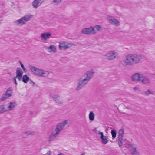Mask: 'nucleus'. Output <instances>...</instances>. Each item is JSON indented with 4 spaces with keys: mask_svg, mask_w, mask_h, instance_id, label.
I'll return each instance as SVG.
<instances>
[{
    "mask_svg": "<svg viewBox=\"0 0 155 155\" xmlns=\"http://www.w3.org/2000/svg\"><path fill=\"white\" fill-rule=\"evenodd\" d=\"M142 55L137 54H130L126 55L122 61L124 65H132L139 63Z\"/></svg>",
    "mask_w": 155,
    "mask_h": 155,
    "instance_id": "1",
    "label": "nucleus"
},
{
    "mask_svg": "<svg viewBox=\"0 0 155 155\" xmlns=\"http://www.w3.org/2000/svg\"><path fill=\"white\" fill-rule=\"evenodd\" d=\"M29 68L35 75L42 77H47L49 74V72L47 71L38 68L31 65L29 66Z\"/></svg>",
    "mask_w": 155,
    "mask_h": 155,
    "instance_id": "2",
    "label": "nucleus"
},
{
    "mask_svg": "<svg viewBox=\"0 0 155 155\" xmlns=\"http://www.w3.org/2000/svg\"><path fill=\"white\" fill-rule=\"evenodd\" d=\"M33 17V15L30 14H27L21 18L15 21L14 23L16 26H22L29 21Z\"/></svg>",
    "mask_w": 155,
    "mask_h": 155,
    "instance_id": "3",
    "label": "nucleus"
},
{
    "mask_svg": "<svg viewBox=\"0 0 155 155\" xmlns=\"http://www.w3.org/2000/svg\"><path fill=\"white\" fill-rule=\"evenodd\" d=\"M105 58L109 61L120 58V55L118 52L114 50H111L107 52L104 56Z\"/></svg>",
    "mask_w": 155,
    "mask_h": 155,
    "instance_id": "4",
    "label": "nucleus"
},
{
    "mask_svg": "<svg viewBox=\"0 0 155 155\" xmlns=\"http://www.w3.org/2000/svg\"><path fill=\"white\" fill-rule=\"evenodd\" d=\"M68 120H63L57 124L54 130L59 134L61 131L64 129L65 126L68 124Z\"/></svg>",
    "mask_w": 155,
    "mask_h": 155,
    "instance_id": "5",
    "label": "nucleus"
},
{
    "mask_svg": "<svg viewBox=\"0 0 155 155\" xmlns=\"http://www.w3.org/2000/svg\"><path fill=\"white\" fill-rule=\"evenodd\" d=\"M89 81L84 77L80 78L78 80L76 89L77 90H80L82 87L84 86L89 82Z\"/></svg>",
    "mask_w": 155,
    "mask_h": 155,
    "instance_id": "6",
    "label": "nucleus"
},
{
    "mask_svg": "<svg viewBox=\"0 0 155 155\" xmlns=\"http://www.w3.org/2000/svg\"><path fill=\"white\" fill-rule=\"evenodd\" d=\"M73 45L71 43L67 41H61L59 44V48L61 50H65L72 47Z\"/></svg>",
    "mask_w": 155,
    "mask_h": 155,
    "instance_id": "7",
    "label": "nucleus"
},
{
    "mask_svg": "<svg viewBox=\"0 0 155 155\" xmlns=\"http://www.w3.org/2000/svg\"><path fill=\"white\" fill-rule=\"evenodd\" d=\"M107 19L109 22L115 26H119L120 25V21L113 16L108 15L107 16Z\"/></svg>",
    "mask_w": 155,
    "mask_h": 155,
    "instance_id": "8",
    "label": "nucleus"
},
{
    "mask_svg": "<svg viewBox=\"0 0 155 155\" xmlns=\"http://www.w3.org/2000/svg\"><path fill=\"white\" fill-rule=\"evenodd\" d=\"M99 137L100 138L101 143L104 144H106L108 142V138L107 137L104 135L103 132L98 131L97 133Z\"/></svg>",
    "mask_w": 155,
    "mask_h": 155,
    "instance_id": "9",
    "label": "nucleus"
},
{
    "mask_svg": "<svg viewBox=\"0 0 155 155\" xmlns=\"http://www.w3.org/2000/svg\"><path fill=\"white\" fill-rule=\"evenodd\" d=\"M50 95L57 103L59 104H62L63 103V99L60 95L58 94L53 95L51 93H50Z\"/></svg>",
    "mask_w": 155,
    "mask_h": 155,
    "instance_id": "10",
    "label": "nucleus"
},
{
    "mask_svg": "<svg viewBox=\"0 0 155 155\" xmlns=\"http://www.w3.org/2000/svg\"><path fill=\"white\" fill-rule=\"evenodd\" d=\"M52 35L50 32H45L42 33L40 35L41 40L43 41H46L48 39L52 37Z\"/></svg>",
    "mask_w": 155,
    "mask_h": 155,
    "instance_id": "11",
    "label": "nucleus"
},
{
    "mask_svg": "<svg viewBox=\"0 0 155 155\" xmlns=\"http://www.w3.org/2000/svg\"><path fill=\"white\" fill-rule=\"evenodd\" d=\"M45 49L49 53H55L57 51L56 46L53 44H51L49 46H46L45 47Z\"/></svg>",
    "mask_w": 155,
    "mask_h": 155,
    "instance_id": "12",
    "label": "nucleus"
},
{
    "mask_svg": "<svg viewBox=\"0 0 155 155\" xmlns=\"http://www.w3.org/2000/svg\"><path fill=\"white\" fill-rule=\"evenodd\" d=\"M142 75V74L138 73H136L133 74L131 77L132 81L134 82L140 81Z\"/></svg>",
    "mask_w": 155,
    "mask_h": 155,
    "instance_id": "13",
    "label": "nucleus"
},
{
    "mask_svg": "<svg viewBox=\"0 0 155 155\" xmlns=\"http://www.w3.org/2000/svg\"><path fill=\"white\" fill-rule=\"evenodd\" d=\"M129 149L130 153L132 155H140L139 152L138 151L136 147L133 145H130Z\"/></svg>",
    "mask_w": 155,
    "mask_h": 155,
    "instance_id": "14",
    "label": "nucleus"
},
{
    "mask_svg": "<svg viewBox=\"0 0 155 155\" xmlns=\"http://www.w3.org/2000/svg\"><path fill=\"white\" fill-rule=\"evenodd\" d=\"M45 0H34L32 2V5L35 9L41 6Z\"/></svg>",
    "mask_w": 155,
    "mask_h": 155,
    "instance_id": "15",
    "label": "nucleus"
},
{
    "mask_svg": "<svg viewBox=\"0 0 155 155\" xmlns=\"http://www.w3.org/2000/svg\"><path fill=\"white\" fill-rule=\"evenodd\" d=\"M6 105L8 111L13 110L15 107L17 106V104L16 102L13 101L10 102Z\"/></svg>",
    "mask_w": 155,
    "mask_h": 155,
    "instance_id": "16",
    "label": "nucleus"
},
{
    "mask_svg": "<svg viewBox=\"0 0 155 155\" xmlns=\"http://www.w3.org/2000/svg\"><path fill=\"white\" fill-rule=\"evenodd\" d=\"M92 29L91 26L89 28H84L82 29L81 32L83 34L93 35Z\"/></svg>",
    "mask_w": 155,
    "mask_h": 155,
    "instance_id": "17",
    "label": "nucleus"
},
{
    "mask_svg": "<svg viewBox=\"0 0 155 155\" xmlns=\"http://www.w3.org/2000/svg\"><path fill=\"white\" fill-rule=\"evenodd\" d=\"M23 73V71L20 68H18L16 70V78L19 81H21L22 80Z\"/></svg>",
    "mask_w": 155,
    "mask_h": 155,
    "instance_id": "18",
    "label": "nucleus"
},
{
    "mask_svg": "<svg viewBox=\"0 0 155 155\" xmlns=\"http://www.w3.org/2000/svg\"><path fill=\"white\" fill-rule=\"evenodd\" d=\"M140 81L145 85L148 84L150 83V79L143 74L142 75Z\"/></svg>",
    "mask_w": 155,
    "mask_h": 155,
    "instance_id": "19",
    "label": "nucleus"
},
{
    "mask_svg": "<svg viewBox=\"0 0 155 155\" xmlns=\"http://www.w3.org/2000/svg\"><path fill=\"white\" fill-rule=\"evenodd\" d=\"M94 73V71L91 69L87 71L85 74L84 77L90 81Z\"/></svg>",
    "mask_w": 155,
    "mask_h": 155,
    "instance_id": "20",
    "label": "nucleus"
},
{
    "mask_svg": "<svg viewBox=\"0 0 155 155\" xmlns=\"http://www.w3.org/2000/svg\"><path fill=\"white\" fill-rule=\"evenodd\" d=\"M91 28L93 35L97 33V32L101 31L102 29V27L99 25H96L94 26H91Z\"/></svg>",
    "mask_w": 155,
    "mask_h": 155,
    "instance_id": "21",
    "label": "nucleus"
},
{
    "mask_svg": "<svg viewBox=\"0 0 155 155\" xmlns=\"http://www.w3.org/2000/svg\"><path fill=\"white\" fill-rule=\"evenodd\" d=\"M59 134V133L54 130L49 137V141H51L54 140L57 137Z\"/></svg>",
    "mask_w": 155,
    "mask_h": 155,
    "instance_id": "22",
    "label": "nucleus"
},
{
    "mask_svg": "<svg viewBox=\"0 0 155 155\" xmlns=\"http://www.w3.org/2000/svg\"><path fill=\"white\" fill-rule=\"evenodd\" d=\"M35 134V132L34 131L28 130L22 133L23 136H28L29 135H34Z\"/></svg>",
    "mask_w": 155,
    "mask_h": 155,
    "instance_id": "23",
    "label": "nucleus"
},
{
    "mask_svg": "<svg viewBox=\"0 0 155 155\" xmlns=\"http://www.w3.org/2000/svg\"><path fill=\"white\" fill-rule=\"evenodd\" d=\"M12 91L13 89L12 88H8L6 90L5 94L8 97H9L12 95L13 94Z\"/></svg>",
    "mask_w": 155,
    "mask_h": 155,
    "instance_id": "24",
    "label": "nucleus"
},
{
    "mask_svg": "<svg viewBox=\"0 0 155 155\" xmlns=\"http://www.w3.org/2000/svg\"><path fill=\"white\" fill-rule=\"evenodd\" d=\"M8 111L6 105L2 104L0 106V113L2 114Z\"/></svg>",
    "mask_w": 155,
    "mask_h": 155,
    "instance_id": "25",
    "label": "nucleus"
},
{
    "mask_svg": "<svg viewBox=\"0 0 155 155\" xmlns=\"http://www.w3.org/2000/svg\"><path fill=\"white\" fill-rule=\"evenodd\" d=\"M88 117L89 120L91 121H93L95 118V115L92 111L90 112L88 115Z\"/></svg>",
    "mask_w": 155,
    "mask_h": 155,
    "instance_id": "26",
    "label": "nucleus"
},
{
    "mask_svg": "<svg viewBox=\"0 0 155 155\" xmlns=\"http://www.w3.org/2000/svg\"><path fill=\"white\" fill-rule=\"evenodd\" d=\"M22 79L23 82L26 83L29 81L30 78L27 75H25L22 77Z\"/></svg>",
    "mask_w": 155,
    "mask_h": 155,
    "instance_id": "27",
    "label": "nucleus"
},
{
    "mask_svg": "<svg viewBox=\"0 0 155 155\" xmlns=\"http://www.w3.org/2000/svg\"><path fill=\"white\" fill-rule=\"evenodd\" d=\"M144 94L147 96H148L150 94H153L154 93L150 90H147L144 92Z\"/></svg>",
    "mask_w": 155,
    "mask_h": 155,
    "instance_id": "28",
    "label": "nucleus"
},
{
    "mask_svg": "<svg viewBox=\"0 0 155 155\" xmlns=\"http://www.w3.org/2000/svg\"><path fill=\"white\" fill-rule=\"evenodd\" d=\"M111 132L113 139H115L116 137V131L115 130L113 129L111 130Z\"/></svg>",
    "mask_w": 155,
    "mask_h": 155,
    "instance_id": "29",
    "label": "nucleus"
},
{
    "mask_svg": "<svg viewBox=\"0 0 155 155\" xmlns=\"http://www.w3.org/2000/svg\"><path fill=\"white\" fill-rule=\"evenodd\" d=\"M62 0H51V3L55 5H57L60 3Z\"/></svg>",
    "mask_w": 155,
    "mask_h": 155,
    "instance_id": "30",
    "label": "nucleus"
},
{
    "mask_svg": "<svg viewBox=\"0 0 155 155\" xmlns=\"http://www.w3.org/2000/svg\"><path fill=\"white\" fill-rule=\"evenodd\" d=\"M124 135V132L123 129H120L119 132L118 138H122Z\"/></svg>",
    "mask_w": 155,
    "mask_h": 155,
    "instance_id": "31",
    "label": "nucleus"
},
{
    "mask_svg": "<svg viewBox=\"0 0 155 155\" xmlns=\"http://www.w3.org/2000/svg\"><path fill=\"white\" fill-rule=\"evenodd\" d=\"M9 97L7 96L5 94H4L1 98L0 100L1 101H4L6 100Z\"/></svg>",
    "mask_w": 155,
    "mask_h": 155,
    "instance_id": "32",
    "label": "nucleus"
},
{
    "mask_svg": "<svg viewBox=\"0 0 155 155\" xmlns=\"http://www.w3.org/2000/svg\"><path fill=\"white\" fill-rule=\"evenodd\" d=\"M118 139H119V141H118L119 146L120 147H121L122 146L123 140L122 138H118Z\"/></svg>",
    "mask_w": 155,
    "mask_h": 155,
    "instance_id": "33",
    "label": "nucleus"
},
{
    "mask_svg": "<svg viewBox=\"0 0 155 155\" xmlns=\"http://www.w3.org/2000/svg\"><path fill=\"white\" fill-rule=\"evenodd\" d=\"M16 77L15 78H13L12 79V81L15 84L17 85L18 83L16 80Z\"/></svg>",
    "mask_w": 155,
    "mask_h": 155,
    "instance_id": "34",
    "label": "nucleus"
},
{
    "mask_svg": "<svg viewBox=\"0 0 155 155\" xmlns=\"http://www.w3.org/2000/svg\"><path fill=\"white\" fill-rule=\"evenodd\" d=\"M20 64L21 65V66L22 68L23 69V70L24 71H26V68H25V67H24L23 65L22 64L21 62L20 63Z\"/></svg>",
    "mask_w": 155,
    "mask_h": 155,
    "instance_id": "35",
    "label": "nucleus"
},
{
    "mask_svg": "<svg viewBox=\"0 0 155 155\" xmlns=\"http://www.w3.org/2000/svg\"><path fill=\"white\" fill-rule=\"evenodd\" d=\"M30 83L33 86H34L35 85V83L31 80H30Z\"/></svg>",
    "mask_w": 155,
    "mask_h": 155,
    "instance_id": "36",
    "label": "nucleus"
},
{
    "mask_svg": "<svg viewBox=\"0 0 155 155\" xmlns=\"http://www.w3.org/2000/svg\"><path fill=\"white\" fill-rule=\"evenodd\" d=\"M52 152L51 151H49L47 152L46 155H51Z\"/></svg>",
    "mask_w": 155,
    "mask_h": 155,
    "instance_id": "37",
    "label": "nucleus"
},
{
    "mask_svg": "<svg viewBox=\"0 0 155 155\" xmlns=\"http://www.w3.org/2000/svg\"><path fill=\"white\" fill-rule=\"evenodd\" d=\"M133 89L135 91L138 90L139 89V87H134Z\"/></svg>",
    "mask_w": 155,
    "mask_h": 155,
    "instance_id": "38",
    "label": "nucleus"
},
{
    "mask_svg": "<svg viewBox=\"0 0 155 155\" xmlns=\"http://www.w3.org/2000/svg\"><path fill=\"white\" fill-rule=\"evenodd\" d=\"M57 155H64V154L63 153H59L57 154Z\"/></svg>",
    "mask_w": 155,
    "mask_h": 155,
    "instance_id": "39",
    "label": "nucleus"
}]
</instances>
